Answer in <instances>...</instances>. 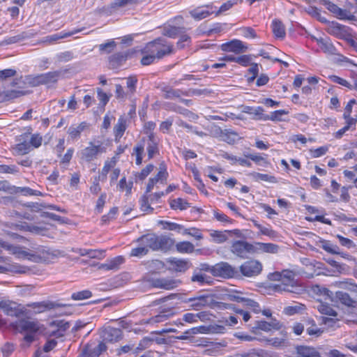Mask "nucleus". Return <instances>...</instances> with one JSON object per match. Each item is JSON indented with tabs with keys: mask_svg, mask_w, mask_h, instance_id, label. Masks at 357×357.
I'll return each instance as SVG.
<instances>
[{
	"mask_svg": "<svg viewBox=\"0 0 357 357\" xmlns=\"http://www.w3.org/2000/svg\"><path fill=\"white\" fill-rule=\"evenodd\" d=\"M250 176L255 181L261 180V181H267V182H270V183H276L277 182V179L275 176H271V175H268L266 174L252 172L250 174Z\"/></svg>",
	"mask_w": 357,
	"mask_h": 357,
	"instance_id": "de8ad7c7",
	"label": "nucleus"
},
{
	"mask_svg": "<svg viewBox=\"0 0 357 357\" xmlns=\"http://www.w3.org/2000/svg\"><path fill=\"white\" fill-rule=\"evenodd\" d=\"M124 259L122 256H118L110 261L102 264L101 267L105 270H114L118 268L119 266L123 264Z\"/></svg>",
	"mask_w": 357,
	"mask_h": 357,
	"instance_id": "ea45409f",
	"label": "nucleus"
},
{
	"mask_svg": "<svg viewBox=\"0 0 357 357\" xmlns=\"http://www.w3.org/2000/svg\"><path fill=\"white\" fill-rule=\"evenodd\" d=\"M183 234L185 235H190L191 236L195 237L197 240H200L203 238L202 233L200 231L196 228L191 229H183Z\"/></svg>",
	"mask_w": 357,
	"mask_h": 357,
	"instance_id": "69168bd1",
	"label": "nucleus"
},
{
	"mask_svg": "<svg viewBox=\"0 0 357 357\" xmlns=\"http://www.w3.org/2000/svg\"><path fill=\"white\" fill-rule=\"evenodd\" d=\"M105 151V149L102 146V143L98 142V144L89 142V146L82 150L81 158L86 162H91L96 159L100 153Z\"/></svg>",
	"mask_w": 357,
	"mask_h": 357,
	"instance_id": "6e6552de",
	"label": "nucleus"
},
{
	"mask_svg": "<svg viewBox=\"0 0 357 357\" xmlns=\"http://www.w3.org/2000/svg\"><path fill=\"white\" fill-rule=\"evenodd\" d=\"M100 336L103 341L107 342H116L122 338V331L119 328L107 326L102 329Z\"/></svg>",
	"mask_w": 357,
	"mask_h": 357,
	"instance_id": "ddd939ff",
	"label": "nucleus"
},
{
	"mask_svg": "<svg viewBox=\"0 0 357 357\" xmlns=\"http://www.w3.org/2000/svg\"><path fill=\"white\" fill-rule=\"evenodd\" d=\"M146 265L151 272H156L162 269L165 266V264L158 259L149 261L146 262Z\"/></svg>",
	"mask_w": 357,
	"mask_h": 357,
	"instance_id": "8fccbe9b",
	"label": "nucleus"
},
{
	"mask_svg": "<svg viewBox=\"0 0 357 357\" xmlns=\"http://www.w3.org/2000/svg\"><path fill=\"white\" fill-rule=\"evenodd\" d=\"M82 30V29H75L69 32H60L58 33L47 36L41 40L40 43L51 45L55 43L59 40L72 36L73 35L80 32Z\"/></svg>",
	"mask_w": 357,
	"mask_h": 357,
	"instance_id": "f3484780",
	"label": "nucleus"
},
{
	"mask_svg": "<svg viewBox=\"0 0 357 357\" xmlns=\"http://www.w3.org/2000/svg\"><path fill=\"white\" fill-rule=\"evenodd\" d=\"M137 241L141 245H144L147 249L158 250V236L155 234H147L139 237Z\"/></svg>",
	"mask_w": 357,
	"mask_h": 357,
	"instance_id": "a211bd4d",
	"label": "nucleus"
},
{
	"mask_svg": "<svg viewBox=\"0 0 357 357\" xmlns=\"http://www.w3.org/2000/svg\"><path fill=\"white\" fill-rule=\"evenodd\" d=\"M167 262L169 264V270L175 272L185 273L191 266L192 263L188 259L169 258Z\"/></svg>",
	"mask_w": 357,
	"mask_h": 357,
	"instance_id": "9d476101",
	"label": "nucleus"
},
{
	"mask_svg": "<svg viewBox=\"0 0 357 357\" xmlns=\"http://www.w3.org/2000/svg\"><path fill=\"white\" fill-rule=\"evenodd\" d=\"M27 306L31 307L35 310L37 313H40L44 312L45 310H51L55 307H63L66 306L64 304L55 303L53 302H38V303H32L27 304Z\"/></svg>",
	"mask_w": 357,
	"mask_h": 357,
	"instance_id": "aec40b11",
	"label": "nucleus"
},
{
	"mask_svg": "<svg viewBox=\"0 0 357 357\" xmlns=\"http://www.w3.org/2000/svg\"><path fill=\"white\" fill-rule=\"evenodd\" d=\"M30 134V132H25L17 137V141H18L19 143L15 145V149L18 154L24 155L30 151V144L27 142V139Z\"/></svg>",
	"mask_w": 357,
	"mask_h": 357,
	"instance_id": "6ab92c4d",
	"label": "nucleus"
},
{
	"mask_svg": "<svg viewBox=\"0 0 357 357\" xmlns=\"http://www.w3.org/2000/svg\"><path fill=\"white\" fill-rule=\"evenodd\" d=\"M188 302L190 303V306L195 310H200L206 307L227 308L228 306H230L228 303L216 302L213 296L211 294L190 298Z\"/></svg>",
	"mask_w": 357,
	"mask_h": 357,
	"instance_id": "7ed1b4c3",
	"label": "nucleus"
},
{
	"mask_svg": "<svg viewBox=\"0 0 357 357\" xmlns=\"http://www.w3.org/2000/svg\"><path fill=\"white\" fill-rule=\"evenodd\" d=\"M116 43L114 40L109 41L105 43L100 44L99 45V50L101 52L106 53H110L114 48L116 47Z\"/></svg>",
	"mask_w": 357,
	"mask_h": 357,
	"instance_id": "338daca9",
	"label": "nucleus"
},
{
	"mask_svg": "<svg viewBox=\"0 0 357 357\" xmlns=\"http://www.w3.org/2000/svg\"><path fill=\"white\" fill-rule=\"evenodd\" d=\"M132 185H133L132 181L127 182L126 178L124 176L122 178H121V180L119 181V190H121V191L126 190V195H130L131 193Z\"/></svg>",
	"mask_w": 357,
	"mask_h": 357,
	"instance_id": "603ef678",
	"label": "nucleus"
},
{
	"mask_svg": "<svg viewBox=\"0 0 357 357\" xmlns=\"http://www.w3.org/2000/svg\"><path fill=\"white\" fill-rule=\"evenodd\" d=\"M179 40L176 43V48L178 50H183L186 47H189L191 44V38L189 35L186 34L185 32L181 33L179 36Z\"/></svg>",
	"mask_w": 357,
	"mask_h": 357,
	"instance_id": "37998d69",
	"label": "nucleus"
},
{
	"mask_svg": "<svg viewBox=\"0 0 357 357\" xmlns=\"http://www.w3.org/2000/svg\"><path fill=\"white\" fill-rule=\"evenodd\" d=\"M0 308L8 316L21 317L24 314V310L20 308L16 303L10 301H1Z\"/></svg>",
	"mask_w": 357,
	"mask_h": 357,
	"instance_id": "9b49d317",
	"label": "nucleus"
},
{
	"mask_svg": "<svg viewBox=\"0 0 357 357\" xmlns=\"http://www.w3.org/2000/svg\"><path fill=\"white\" fill-rule=\"evenodd\" d=\"M262 264L257 260L251 259L245 261L239 267V273L247 278L255 277L261 273Z\"/></svg>",
	"mask_w": 357,
	"mask_h": 357,
	"instance_id": "423d86ee",
	"label": "nucleus"
},
{
	"mask_svg": "<svg viewBox=\"0 0 357 357\" xmlns=\"http://www.w3.org/2000/svg\"><path fill=\"white\" fill-rule=\"evenodd\" d=\"M221 50L224 52H231L236 54L245 52L248 47L241 40L234 39L221 45Z\"/></svg>",
	"mask_w": 357,
	"mask_h": 357,
	"instance_id": "2eb2a0df",
	"label": "nucleus"
},
{
	"mask_svg": "<svg viewBox=\"0 0 357 357\" xmlns=\"http://www.w3.org/2000/svg\"><path fill=\"white\" fill-rule=\"evenodd\" d=\"M87 127L86 122H82L78 126H71L68 130V133L72 139H76L79 137L81 132Z\"/></svg>",
	"mask_w": 357,
	"mask_h": 357,
	"instance_id": "c9c22d12",
	"label": "nucleus"
},
{
	"mask_svg": "<svg viewBox=\"0 0 357 357\" xmlns=\"http://www.w3.org/2000/svg\"><path fill=\"white\" fill-rule=\"evenodd\" d=\"M296 357H321L315 348L309 346H296Z\"/></svg>",
	"mask_w": 357,
	"mask_h": 357,
	"instance_id": "412c9836",
	"label": "nucleus"
},
{
	"mask_svg": "<svg viewBox=\"0 0 357 357\" xmlns=\"http://www.w3.org/2000/svg\"><path fill=\"white\" fill-rule=\"evenodd\" d=\"M15 328L20 333H36L39 331L40 326L38 322L20 319L15 323Z\"/></svg>",
	"mask_w": 357,
	"mask_h": 357,
	"instance_id": "dca6fc26",
	"label": "nucleus"
},
{
	"mask_svg": "<svg viewBox=\"0 0 357 357\" xmlns=\"http://www.w3.org/2000/svg\"><path fill=\"white\" fill-rule=\"evenodd\" d=\"M220 137L228 144H234L237 139L238 135L230 130H225L221 131Z\"/></svg>",
	"mask_w": 357,
	"mask_h": 357,
	"instance_id": "58836bf2",
	"label": "nucleus"
},
{
	"mask_svg": "<svg viewBox=\"0 0 357 357\" xmlns=\"http://www.w3.org/2000/svg\"><path fill=\"white\" fill-rule=\"evenodd\" d=\"M15 193H22L24 196H43L40 191L33 190L29 187H17L15 190Z\"/></svg>",
	"mask_w": 357,
	"mask_h": 357,
	"instance_id": "79ce46f5",
	"label": "nucleus"
},
{
	"mask_svg": "<svg viewBox=\"0 0 357 357\" xmlns=\"http://www.w3.org/2000/svg\"><path fill=\"white\" fill-rule=\"evenodd\" d=\"M327 32L335 36H340L345 31V26L335 22H328Z\"/></svg>",
	"mask_w": 357,
	"mask_h": 357,
	"instance_id": "c756f323",
	"label": "nucleus"
},
{
	"mask_svg": "<svg viewBox=\"0 0 357 357\" xmlns=\"http://www.w3.org/2000/svg\"><path fill=\"white\" fill-rule=\"evenodd\" d=\"M313 39L317 42L321 50L326 54L331 55L336 54V49L334 45L331 43L329 39H325L323 38H315Z\"/></svg>",
	"mask_w": 357,
	"mask_h": 357,
	"instance_id": "b1692460",
	"label": "nucleus"
},
{
	"mask_svg": "<svg viewBox=\"0 0 357 357\" xmlns=\"http://www.w3.org/2000/svg\"><path fill=\"white\" fill-rule=\"evenodd\" d=\"M174 52V45L163 38H158L146 44L143 54H153L158 59Z\"/></svg>",
	"mask_w": 357,
	"mask_h": 357,
	"instance_id": "f257e3e1",
	"label": "nucleus"
},
{
	"mask_svg": "<svg viewBox=\"0 0 357 357\" xmlns=\"http://www.w3.org/2000/svg\"><path fill=\"white\" fill-rule=\"evenodd\" d=\"M149 252V249L145 248L144 245H141L135 248H132L130 252V256L132 257H142L146 255Z\"/></svg>",
	"mask_w": 357,
	"mask_h": 357,
	"instance_id": "052dcab7",
	"label": "nucleus"
},
{
	"mask_svg": "<svg viewBox=\"0 0 357 357\" xmlns=\"http://www.w3.org/2000/svg\"><path fill=\"white\" fill-rule=\"evenodd\" d=\"M231 252L240 258L245 259L248 254H252L256 252L255 247L244 241H235L231 247Z\"/></svg>",
	"mask_w": 357,
	"mask_h": 357,
	"instance_id": "0eeeda50",
	"label": "nucleus"
},
{
	"mask_svg": "<svg viewBox=\"0 0 357 357\" xmlns=\"http://www.w3.org/2000/svg\"><path fill=\"white\" fill-rule=\"evenodd\" d=\"M335 298L341 304L351 308L356 307L357 301L352 298L350 295L342 291H337L335 292Z\"/></svg>",
	"mask_w": 357,
	"mask_h": 357,
	"instance_id": "4be33fe9",
	"label": "nucleus"
},
{
	"mask_svg": "<svg viewBox=\"0 0 357 357\" xmlns=\"http://www.w3.org/2000/svg\"><path fill=\"white\" fill-rule=\"evenodd\" d=\"M329 79L333 81V82L335 83H337V84H339L342 86H344L345 87H347L348 89H355L357 91V78L355 79L354 81V86L349 82H347L346 79H342L337 75H331L329 77Z\"/></svg>",
	"mask_w": 357,
	"mask_h": 357,
	"instance_id": "a19ab883",
	"label": "nucleus"
},
{
	"mask_svg": "<svg viewBox=\"0 0 357 357\" xmlns=\"http://www.w3.org/2000/svg\"><path fill=\"white\" fill-rule=\"evenodd\" d=\"M312 325L308 327L306 331L310 335L319 336L323 333V331L318 328L313 320L309 321Z\"/></svg>",
	"mask_w": 357,
	"mask_h": 357,
	"instance_id": "bf43d9fd",
	"label": "nucleus"
},
{
	"mask_svg": "<svg viewBox=\"0 0 357 357\" xmlns=\"http://www.w3.org/2000/svg\"><path fill=\"white\" fill-rule=\"evenodd\" d=\"M146 150L149 160L153 158L159 151L158 139L152 132L149 133L148 135Z\"/></svg>",
	"mask_w": 357,
	"mask_h": 357,
	"instance_id": "5701e85b",
	"label": "nucleus"
},
{
	"mask_svg": "<svg viewBox=\"0 0 357 357\" xmlns=\"http://www.w3.org/2000/svg\"><path fill=\"white\" fill-rule=\"evenodd\" d=\"M322 248L329 252V253H331V254H340V252H339V247L336 245H333V244H331L328 241H325L322 244Z\"/></svg>",
	"mask_w": 357,
	"mask_h": 357,
	"instance_id": "680f3d73",
	"label": "nucleus"
},
{
	"mask_svg": "<svg viewBox=\"0 0 357 357\" xmlns=\"http://www.w3.org/2000/svg\"><path fill=\"white\" fill-rule=\"evenodd\" d=\"M268 353L263 349H252L248 351L236 354V357H268Z\"/></svg>",
	"mask_w": 357,
	"mask_h": 357,
	"instance_id": "2f4dec72",
	"label": "nucleus"
},
{
	"mask_svg": "<svg viewBox=\"0 0 357 357\" xmlns=\"http://www.w3.org/2000/svg\"><path fill=\"white\" fill-rule=\"evenodd\" d=\"M92 296V292L89 290H83L75 292L72 294L71 298L74 301H81L89 298Z\"/></svg>",
	"mask_w": 357,
	"mask_h": 357,
	"instance_id": "3c124183",
	"label": "nucleus"
},
{
	"mask_svg": "<svg viewBox=\"0 0 357 357\" xmlns=\"http://www.w3.org/2000/svg\"><path fill=\"white\" fill-rule=\"evenodd\" d=\"M107 350V346L105 342H100L96 347H95L91 353L93 357H98L102 352Z\"/></svg>",
	"mask_w": 357,
	"mask_h": 357,
	"instance_id": "774afa93",
	"label": "nucleus"
},
{
	"mask_svg": "<svg viewBox=\"0 0 357 357\" xmlns=\"http://www.w3.org/2000/svg\"><path fill=\"white\" fill-rule=\"evenodd\" d=\"M50 326H55L56 328V329H62L63 330V333H66V331L70 328V323L64 320H57L52 321Z\"/></svg>",
	"mask_w": 357,
	"mask_h": 357,
	"instance_id": "13d9d810",
	"label": "nucleus"
},
{
	"mask_svg": "<svg viewBox=\"0 0 357 357\" xmlns=\"http://www.w3.org/2000/svg\"><path fill=\"white\" fill-rule=\"evenodd\" d=\"M206 8H208V10H202L200 7H198L190 11V14L196 20H201L209 16L211 14L213 13L214 11L212 10L213 6L211 5L205 6Z\"/></svg>",
	"mask_w": 357,
	"mask_h": 357,
	"instance_id": "bb28decb",
	"label": "nucleus"
},
{
	"mask_svg": "<svg viewBox=\"0 0 357 357\" xmlns=\"http://www.w3.org/2000/svg\"><path fill=\"white\" fill-rule=\"evenodd\" d=\"M324 5L326 6V8L328 10L333 13L340 20H354L355 19V16L351 14L350 12L339 8L337 5L331 1H325Z\"/></svg>",
	"mask_w": 357,
	"mask_h": 357,
	"instance_id": "4468645a",
	"label": "nucleus"
},
{
	"mask_svg": "<svg viewBox=\"0 0 357 357\" xmlns=\"http://www.w3.org/2000/svg\"><path fill=\"white\" fill-rule=\"evenodd\" d=\"M158 250H170L174 245V240L166 236H158Z\"/></svg>",
	"mask_w": 357,
	"mask_h": 357,
	"instance_id": "c85d7f7f",
	"label": "nucleus"
},
{
	"mask_svg": "<svg viewBox=\"0 0 357 357\" xmlns=\"http://www.w3.org/2000/svg\"><path fill=\"white\" fill-rule=\"evenodd\" d=\"M159 223L160 225H163V229H169V230H171V231H180L181 230H182L183 229V225L177 224V223H175V222H171L160 220L159 222Z\"/></svg>",
	"mask_w": 357,
	"mask_h": 357,
	"instance_id": "864d4df0",
	"label": "nucleus"
},
{
	"mask_svg": "<svg viewBox=\"0 0 357 357\" xmlns=\"http://www.w3.org/2000/svg\"><path fill=\"white\" fill-rule=\"evenodd\" d=\"M126 129V121L123 116H121L114 128L116 138H121Z\"/></svg>",
	"mask_w": 357,
	"mask_h": 357,
	"instance_id": "e433bc0d",
	"label": "nucleus"
},
{
	"mask_svg": "<svg viewBox=\"0 0 357 357\" xmlns=\"http://www.w3.org/2000/svg\"><path fill=\"white\" fill-rule=\"evenodd\" d=\"M26 94V92L20 90H8L0 93L3 100L8 101Z\"/></svg>",
	"mask_w": 357,
	"mask_h": 357,
	"instance_id": "473e14b6",
	"label": "nucleus"
},
{
	"mask_svg": "<svg viewBox=\"0 0 357 357\" xmlns=\"http://www.w3.org/2000/svg\"><path fill=\"white\" fill-rule=\"evenodd\" d=\"M154 165L152 164L148 165L145 168L142 169V171L135 174L136 177H137L139 180H144L146 178V176L153 170Z\"/></svg>",
	"mask_w": 357,
	"mask_h": 357,
	"instance_id": "0e129e2a",
	"label": "nucleus"
},
{
	"mask_svg": "<svg viewBox=\"0 0 357 357\" xmlns=\"http://www.w3.org/2000/svg\"><path fill=\"white\" fill-rule=\"evenodd\" d=\"M23 254L26 256L34 257L35 259H38L41 261L49 262L55 258H57L60 254V252L57 250L52 252L49 250H46L42 246H39L36 249L35 251H33V253L32 254L27 253L26 252H24Z\"/></svg>",
	"mask_w": 357,
	"mask_h": 357,
	"instance_id": "1a4fd4ad",
	"label": "nucleus"
},
{
	"mask_svg": "<svg viewBox=\"0 0 357 357\" xmlns=\"http://www.w3.org/2000/svg\"><path fill=\"white\" fill-rule=\"evenodd\" d=\"M317 310L322 314L337 317V312L336 310L328 303L319 302L316 306Z\"/></svg>",
	"mask_w": 357,
	"mask_h": 357,
	"instance_id": "cd10ccee",
	"label": "nucleus"
},
{
	"mask_svg": "<svg viewBox=\"0 0 357 357\" xmlns=\"http://www.w3.org/2000/svg\"><path fill=\"white\" fill-rule=\"evenodd\" d=\"M287 112L284 109L276 110L271 113L270 115L264 114L261 116V119L264 121L271 120V121H281L282 116L284 114H287Z\"/></svg>",
	"mask_w": 357,
	"mask_h": 357,
	"instance_id": "49530a36",
	"label": "nucleus"
},
{
	"mask_svg": "<svg viewBox=\"0 0 357 357\" xmlns=\"http://www.w3.org/2000/svg\"><path fill=\"white\" fill-rule=\"evenodd\" d=\"M162 91L163 97L165 99L179 98L181 95L188 96V93H185L180 89H174L172 88H165Z\"/></svg>",
	"mask_w": 357,
	"mask_h": 357,
	"instance_id": "f704fd0d",
	"label": "nucleus"
},
{
	"mask_svg": "<svg viewBox=\"0 0 357 357\" xmlns=\"http://www.w3.org/2000/svg\"><path fill=\"white\" fill-rule=\"evenodd\" d=\"M243 304L245 307L252 309L255 313L261 312L259 303L250 298L245 297Z\"/></svg>",
	"mask_w": 357,
	"mask_h": 357,
	"instance_id": "5fc2aeb1",
	"label": "nucleus"
},
{
	"mask_svg": "<svg viewBox=\"0 0 357 357\" xmlns=\"http://www.w3.org/2000/svg\"><path fill=\"white\" fill-rule=\"evenodd\" d=\"M273 32L275 37L283 38L286 35L284 26L279 20H273L272 23Z\"/></svg>",
	"mask_w": 357,
	"mask_h": 357,
	"instance_id": "4c0bfd02",
	"label": "nucleus"
},
{
	"mask_svg": "<svg viewBox=\"0 0 357 357\" xmlns=\"http://www.w3.org/2000/svg\"><path fill=\"white\" fill-rule=\"evenodd\" d=\"M255 328L266 332H268L273 329H279V323H270L266 321H257L255 322Z\"/></svg>",
	"mask_w": 357,
	"mask_h": 357,
	"instance_id": "72a5a7b5",
	"label": "nucleus"
},
{
	"mask_svg": "<svg viewBox=\"0 0 357 357\" xmlns=\"http://www.w3.org/2000/svg\"><path fill=\"white\" fill-rule=\"evenodd\" d=\"M257 245L266 252L276 253L278 250V246L273 243H258Z\"/></svg>",
	"mask_w": 357,
	"mask_h": 357,
	"instance_id": "6e6d98bb",
	"label": "nucleus"
},
{
	"mask_svg": "<svg viewBox=\"0 0 357 357\" xmlns=\"http://www.w3.org/2000/svg\"><path fill=\"white\" fill-rule=\"evenodd\" d=\"M273 289L278 292L286 291L294 294H300L303 291L295 280L294 273L289 271H282L280 283L274 284Z\"/></svg>",
	"mask_w": 357,
	"mask_h": 357,
	"instance_id": "f03ea898",
	"label": "nucleus"
},
{
	"mask_svg": "<svg viewBox=\"0 0 357 357\" xmlns=\"http://www.w3.org/2000/svg\"><path fill=\"white\" fill-rule=\"evenodd\" d=\"M178 252L181 253H191L195 250L194 245L189 241H183L176 245Z\"/></svg>",
	"mask_w": 357,
	"mask_h": 357,
	"instance_id": "c03bdc74",
	"label": "nucleus"
},
{
	"mask_svg": "<svg viewBox=\"0 0 357 357\" xmlns=\"http://www.w3.org/2000/svg\"><path fill=\"white\" fill-rule=\"evenodd\" d=\"M185 32V28L183 26H165L162 28V34L165 36L175 38L178 36L181 33Z\"/></svg>",
	"mask_w": 357,
	"mask_h": 357,
	"instance_id": "393cba45",
	"label": "nucleus"
},
{
	"mask_svg": "<svg viewBox=\"0 0 357 357\" xmlns=\"http://www.w3.org/2000/svg\"><path fill=\"white\" fill-rule=\"evenodd\" d=\"M143 281L147 282L154 288L172 290L178 287L181 284V280L169 278H154L149 273L143 276Z\"/></svg>",
	"mask_w": 357,
	"mask_h": 357,
	"instance_id": "20e7f679",
	"label": "nucleus"
},
{
	"mask_svg": "<svg viewBox=\"0 0 357 357\" xmlns=\"http://www.w3.org/2000/svg\"><path fill=\"white\" fill-rule=\"evenodd\" d=\"M213 276L222 278H237L240 276L239 271L228 262L221 261L213 266Z\"/></svg>",
	"mask_w": 357,
	"mask_h": 357,
	"instance_id": "39448f33",
	"label": "nucleus"
},
{
	"mask_svg": "<svg viewBox=\"0 0 357 357\" xmlns=\"http://www.w3.org/2000/svg\"><path fill=\"white\" fill-rule=\"evenodd\" d=\"M61 75V71L56 70L38 75L33 79V84L36 85L55 83L58 81Z\"/></svg>",
	"mask_w": 357,
	"mask_h": 357,
	"instance_id": "f8f14e48",
	"label": "nucleus"
},
{
	"mask_svg": "<svg viewBox=\"0 0 357 357\" xmlns=\"http://www.w3.org/2000/svg\"><path fill=\"white\" fill-rule=\"evenodd\" d=\"M144 144H138L134 148V152L136 155V164L140 165L142 162V154L144 153Z\"/></svg>",
	"mask_w": 357,
	"mask_h": 357,
	"instance_id": "e2e57ef3",
	"label": "nucleus"
},
{
	"mask_svg": "<svg viewBox=\"0 0 357 357\" xmlns=\"http://www.w3.org/2000/svg\"><path fill=\"white\" fill-rule=\"evenodd\" d=\"M170 206L172 209L185 210L189 207V203L181 198H177L170 202Z\"/></svg>",
	"mask_w": 357,
	"mask_h": 357,
	"instance_id": "09e8293b",
	"label": "nucleus"
},
{
	"mask_svg": "<svg viewBox=\"0 0 357 357\" xmlns=\"http://www.w3.org/2000/svg\"><path fill=\"white\" fill-rule=\"evenodd\" d=\"M211 277L206 275L204 273H201L200 271L195 269L191 277V282H197L199 284H204L209 283Z\"/></svg>",
	"mask_w": 357,
	"mask_h": 357,
	"instance_id": "7c9ffc66",
	"label": "nucleus"
},
{
	"mask_svg": "<svg viewBox=\"0 0 357 357\" xmlns=\"http://www.w3.org/2000/svg\"><path fill=\"white\" fill-rule=\"evenodd\" d=\"M128 57V54L118 52L112 54L109 58V63L111 68H117L124 63Z\"/></svg>",
	"mask_w": 357,
	"mask_h": 357,
	"instance_id": "a878e982",
	"label": "nucleus"
},
{
	"mask_svg": "<svg viewBox=\"0 0 357 357\" xmlns=\"http://www.w3.org/2000/svg\"><path fill=\"white\" fill-rule=\"evenodd\" d=\"M211 236L217 243H222L227 240V236L223 231H213V232L211 233Z\"/></svg>",
	"mask_w": 357,
	"mask_h": 357,
	"instance_id": "4d7b16f0",
	"label": "nucleus"
},
{
	"mask_svg": "<svg viewBox=\"0 0 357 357\" xmlns=\"http://www.w3.org/2000/svg\"><path fill=\"white\" fill-rule=\"evenodd\" d=\"M264 109L261 107H257L256 108L245 106L243 107V112L245 113H248L250 114H253L255 116V119L258 120H262L261 119V116H264Z\"/></svg>",
	"mask_w": 357,
	"mask_h": 357,
	"instance_id": "a18cd8bd",
	"label": "nucleus"
}]
</instances>
